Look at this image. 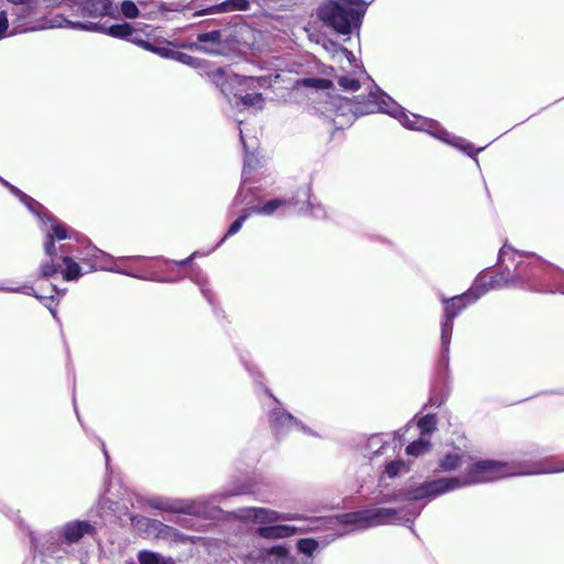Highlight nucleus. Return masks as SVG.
I'll return each instance as SVG.
<instances>
[{"label":"nucleus","mask_w":564,"mask_h":564,"mask_svg":"<svg viewBox=\"0 0 564 564\" xmlns=\"http://www.w3.org/2000/svg\"><path fill=\"white\" fill-rule=\"evenodd\" d=\"M61 251L68 252V251H72V249H70V247L63 245V246H61Z\"/></svg>","instance_id":"43"},{"label":"nucleus","mask_w":564,"mask_h":564,"mask_svg":"<svg viewBox=\"0 0 564 564\" xmlns=\"http://www.w3.org/2000/svg\"><path fill=\"white\" fill-rule=\"evenodd\" d=\"M318 547V542L313 539H301L297 542V549L301 553L311 555Z\"/></svg>","instance_id":"33"},{"label":"nucleus","mask_w":564,"mask_h":564,"mask_svg":"<svg viewBox=\"0 0 564 564\" xmlns=\"http://www.w3.org/2000/svg\"><path fill=\"white\" fill-rule=\"evenodd\" d=\"M271 423L278 433L291 429H301L304 432H310L294 416L282 411H276L271 414Z\"/></svg>","instance_id":"13"},{"label":"nucleus","mask_w":564,"mask_h":564,"mask_svg":"<svg viewBox=\"0 0 564 564\" xmlns=\"http://www.w3.org/2000/svg\"><path fill=\"white\" fill-rule=\"evenodd\" d=\"M70 18H82V21H90L104 17H115L117 9L111 0H68Z\"/></svg>","instance_id":"8"},{"label":"nucleus","mask_w":564,"mask_h":564,"mask_svg":"<svg viewBox=\"0 0 564 564\" xmlns=\"http://www.w3.org/2000/svg\"><path fill=\"white\" fill-rule=\"evenodd\" d=\"M48 26L104 33L117 39H129L133 34V30L129 23L106 26L98 22L73 20L62 14L53 17L48 22Z\"/></svg>","instance_id":"5"},{"label":"nucleus","mask_w":564,"mask_h":564,"mask_svg":"<svg viewBox=\"0 0 564 564\" xmlns=\"http://www.w3.org/2000/svg\"><path fill=\"white\" fill-rule=\"evenodd\" d=\"M36 4L12 8V26L9 35H18L26 32L40 30L41 28L28 26V19L34 13Z\"/></svg>","instance_id":"9"},{"label":"nucleus","mask_w":564,"mask_h":564,"mask_svg":"<svg viewBox=\"0 0 564 564\" xmlns=\"http://www.w3.org/2000/svg\"><path fill=\"white\" fill-rule=\"evenodd\" d=\"M160 533L163 536L169 538V539H171L173 541H178V542H184V543L185 542H192L191 538L183 535L182 533H180L175 529H173L171 527H167V525H164L162 528V530L160 531Z\"/></svg>","instance_id":"30"},{"label":"nucleus","mask_w":564,"mask_h":564,"mask_svg":"<svg viewBox=\"0 0 564 564\" xmlns=\"http://www.w3.org/2000/svg\"><path fill=\"white\" fill-rule=\"evenodd\" d=\"M250 214H251V213L249 212V213H247V214H245V215L240 216L238 219H236V220L230 225V227H229V229H228V231H227L226 236L223 238V240H221V241H224V240H225V238H226L227 236H231V235L237 234V232L240 230V228L242 227V224L245 223V220L248 218V216H249Z\"/></svg>","instance_id":"36"},{"label":"nucleus","mask_w":564,"mask_h":564,"mask_svg":"<svg viewBox=\"0 0 564 564\" xmlns=\"http://www.w3.org/2000/svg\"><path fill=\"white\" fill-rule=\"evenodd\" d=\"M0 182L7 186L11 193H13L14 195H17L26 206L30 210H33V205H37V203L29 197L28 195H25L24 193H22L19 188H17L15 186L9 184L7 181H4L2 177H0Z\"/></svg>","instance_id":"28"},{"label":"nucleus","mask_w":564,"mask_h":564,"mask_svg":"<svg viewBox=\"0 0 564 564\" xmlns=\"http://www.w3.org/2000/svg\"><path fill=\"white\" fill-rule=\"evenodd\" d=\"M268 564H294L295 561L290 552L282 545L264 549Z\"/></svg>","instance_id":"16"},{"label":"nucleus","mask_w":564,"mask_h":564,"mask_svg":"<svg viewBox=\"0 0 564 564\" xmlns=\"http://www.w3.org/2000/svg\"><path fill=\"white\" fill-rule=\"evenodd\" d=\"M240 518L259 523H273L280 520H291L289 514H280L276 511L264 508H248L240 511Z\"/></svg>","instance_id":"11"},{"label":"nucleus","mask_w":564,"mask_h":564,"mask_svg":"<svg viewBox=\"0 0 564 564\" xmlns=\"http://www.w3.org/2000/svg\"><path fill=\"white\" fill-rule=\"evenodd\" d=\"M139 44L141 46H143L148 51L154 52V53H156L158 55H160L162 57H167V58H172V59H173V55L176 52V51H173V50L167 48V47L154 46V45H152V44H150L148 42H144V41H140Z\"/></svg>","instance_id":"31"},{"label":"nucleus","mask_w":564,"mask_h":564,"mask_svg":"<svg viewBox=\"0 0 564 564\" xmlns=\"http://www.w3.org/2000/svg\"><path fill=\"white\" fill-rule=\"evenodd\" d=\"M356 111L361 115L381 111L398 119L405 128L427 131L432 135L444 140L445 142H452L448 139L449 134L437 127L433 120L416 115H411L410 117L404 112V109L400 105L380 89L371 91L367 99L365 96H358V106Z\"/></svg>","instance_id":"2"},{"label":"nucleus","mask_w":564,"mask_h":564,"mask_svg":"<svg viewBox=\"0 0 564 564\" xmlns=\"http://www.w3.org/2000/svg\"><path fill=\"white\" fill-rule=\"evenodd\" d=\"M364 70L357 67L351 76H338V84L345 90L356 91L360 87L359 76H361Z\"/></svg>","instance_id":"21"},{"label":"nucleus","mask_w":564,"mask_h":564,"mask_svg":"<svg viewBox=\"0 0 564 564\" xmlns=\"http://www.w3.org/2000/svg\"><path fill=\"white\" fill-rule=\"evenodd\" d=\"M87 256L96 258V259H101V258L108 257V254L106 252H104L102 250H99L97 248H90Z\"/></svg>","instance_id":"39"},{"label":"nucleus","mask_w":564,"mask_h":564,"mask_svg":"<svg viewBox=\"0 0 564 564\" xmlns=\"http://www.w3.org/2000/svg\"><path fill=\"white\" fill-rule=\"evenodd\" d=\"M481 279L465 294L456 295L451 299H442L445 304L444 322L442 323V346L445 351L448 350L449 340L453 332V319L467 304L475 302L487 289L478 291Z\"/></svg>","instance_id":"4"},{"label":"nucleus","mask_w":564,"mask_h":564,"mask_svg":"<svg viewBox=\"0 0 564 564\" xmlns=\"http://www.w3.org/2000/svg\"><path fill=\"white\" fill-rule=\"evenodd\" d=\"M417 427L421 431L422 437L425 434L432 433L436 427V417L435 415L427 414L419 420Z\"/></svg>","instance_id":"27"},{"label":"nucleus","mask_w":564,"mask_h":564,"mask_svg":"<svg viewBox=\"0 0 564 564\" xmlns=\"http://www.w3.org/2000/svg\"><path fill=\"white\" fill-rule=\"evenodd\" d=\"M550 471H564V463H562L560 466H557L553 469H549V473Z\"/></svg>","instance_id":"41"},{"label":"nucleus","mask_w":564,"mask_h":564,"mask_svg":"<svg viewBox=\"0 0 564 564\" xmlns=\"http://www.w3.org/2000/svg\"><path fill=\"white\" fill-rule=\"evenodd\" d=\"M10 24L7 11H0V40L10 36Z\"/></svg>","instance_id":"35"},{"label":"nucleus","mask_w":564,"mask_h":564,"mask_svg":"<svg viewBox=\"0 0 564 564\" xmlns=\"http://www.w3.org/2000/svg\"><path fill=\"white\" fill-rule=\"evenodd\" d=\"M507 247L505 246L500 251V257L506 252Z\"/></svg>","instance_id":"44"},{"label":"nucleus","mask_w":564,"mask_h":564,"mask_svg":"<svg viewBox=\"0 0 564 564\" xmlns=\"http://www.w3.org/2000/svg\"><path fill=\"white\" fill-rule=\"evenodd\" d=\"M121 12L128 19H135L140 15V9L133 1L130 0H124L121 3Z\"/></svg>","instance_id":"32"},{"label":"nucleus","mask_w":564,"mask_h":564,"mask_svg":"<svg viewBox=\"0 0 564 564\" xmlns=\"http://www.w3.org/2000/svg\"><path fill=\"white\" fill-rule=\"evenodd\" d=\"M51 229L46 231L45 240H44V252L48 260H45L40 265V273L43 278H50L58 272L61 268V263L55 262L54 257L56 256V248L54 239L65 240L72 238L70 231L68 228L62 223L52 219Z\"/></svg>","instance_id":"6"},{"label":"nucleus","mask_w":564,"mask_h":564,"mask_svg":"<svg viewBox=\"0 0 564 564\" xmlns=\"http://www.w3.org/2000/svg\"><path fill=\"white\" fill-rule=\"evenodd\" d=\"M150 506L169 512H184L191 514H200L203 511L196 503H185L166 498H154L150 500Z\"/></svg>","instance_id":"10"},{"label":"nucleus","mask_w":564,"mask_h":564,"mask_svg":"<svg viewBox=\"0 0 564 564\" xmlns=\"http://www.w3.org/2000/svg\"><path fill=\"white\" fill-rule=\"evenodd\" d=\"M368 4L366 0H327L318 7L317 17L336 33L349 35L360 28Z\"/></svg>","instance_id":"3"},{"label":"nucleus","mask_w":564,"mask_h":564,"mask_svg":"<svg viewBox=\"0 0 564 564\" xmlns=\"http://www.w3.org/2000/svg\"><path fill=\"white\" fill-rule=\"evenodd\" d=\"M340 53L346 57L347 61L350 59L351 52H349L347 48H341Z\"/></svg>","instance_id":"40"},{"label":"nucleus","mask_w":564,"mask_h":564,"mask_svg":"<svg viewBox=\"0 0 564 564\" xmlns=\"http://www.w3.org/2000/svg\"><path fill=\"white\" fill-rule=\"evenodd\" d=\"M271 85H272V79L267 76L243 78V86L248 89L268 88Z\"/></svg>","instance_id":"26"},{"label":"nucleus","mask_w":564,"mask_h":564,"mask_svg":"<svg viewBox=\"0 0 564 564\" xmlns=\"http://www.w3.org/2000/svg\"><path fill=\"white\" fill-rule=\"evenodd\" d=\"M240 139H241L242 144L245 145L243 135H242L241 131H240Z\"/></svg>","instance_id":"45"},{"label":"nucleus","mask_w":564,"mask_h":564,"mask_svg":"<svg viewBox=\"0 0 564 564\" xmlns=\"http://www.w3.org/2000/svg\"><path fill=\"white\" fill-rule=\"evenodd\" d=\"M173 59H176L183 64H186V65H191V66H198V61L185 53H182V52H175V54L173 55Z\"/></svg>","instance_id":"37"},{"label":"nucleus","mask_w":564,"mask_h":564,"mask_svg":"<svg viewBox=\"0 0 564 564\" xmlns=\"http://www.w3.org/2000/svg\"><path fill=\"white\" fill-rule=\"evenodd\" d=\"M139 564H175L172 557H165L152 551H140L138 553Z\"/></svg>","instance_id":"19"},{"label":"nucleus","mask_w":564,"mask_h":564,"mask_svg":"<svg viewBox=\"0 0 564 564\" xmlns=\"http://www.w3.org/2000/svg\"><path fill=\"white\" fill-rule=\"evenodd\" d=\"M139 4L143 11V15L148 18H152L154 14L162 10L161 4L152 1H140Z\"/></svg>","instance_id":"34"},{"label":"nucleus","mask_w":564,"mask_h":564,"mask_svg":"<svg viewBox=\"0 0 564 564\" xmlns=\"http://www.w3.org/2000/svg\"><path fill=\"white\" fill-rule=\"evenodd\" d=\"M332 86V83L328 79L323 78H304L301 80H296L294 84L295 89L312 88V89H328Z\"/></svg>","instance_id":"23"},{"label":"nucleus","mask_w":564,"mask_h":564,"mask_svg":"<svg viewBox=\"0 0 564 564\" xmlns=\"http://www.w3.org/2000/svg\"><path fill=\"white\" fill-rule=\"evenodd\" d=\"M13 8L36 4V0H7Z\"/></svg>","instance_id":"38"},{"label":"nucleus","mask_w":564,"mask_h":564,"mask_svg":"<svg viewBox=\"0 0 564 564\" xmlns=\"http://www.w3.org/2000/svg\"><path fill=\"white\" fill-rule=\"evenodd\" d=\"M196 253H193L189 258L181 261L178 264L180 265H184V264H187L194 257H195Z\"/></svg>","instance_id":"42"},{"label":"nucleus","mask_w":564,"mask_h":564,"mask_svg":"<svg viewBox=\"0 0 564 564\" xmlns=\"http://www.w3.org/2000/svg\"><path fill=\"white\" fill-rule=\"evenodd\" d=\"M409 470V466L403 460H393L387 464L386 473L389 477H395L401 473Z\"/></svg>","instance_id":"29"},{"label":"nucleus","mask_w":564,"mask_h":564,"mask_svg":"<svg viewBox=\"0 0 564 564\" xmlns=\"http://www.w3.org/2000/svg\"><path fill=\"white\" fill-rule=\"evenodd\" d=\"M384 448V441L381 435H372L367 440L365 447V456L372 458L381 454Z\"/></svg>","instance_id":"22"},{"label":"nucleus","mask_w":564,"mask_h":564,"mask_svg":"<svg viewBox=\"0 0 564 564\" xmlns=\"http://www.w3.org/2000/svg\"><path fill=\"white\" fill-rule=\"evenodd\" d=\"M220 36L221 34L219 31L202 33L197 36L198 43L196 44V47L206 53H218Z\"/></svg>","instance_id":"15"},{"label":"nucleus","mask_w":564,"mask_h":564,"mask_svg":"<svg viewBox=\"0 0 564 564\" xmlns=\"http://www.w3.org/2000/svg\"><path fill=\"white\" fill-rule=\"evenodd\" d=\"M61 260L65 268L62 270L61 267L58 271L61 270L64 280L75 281L82 275V269L79 264L76 261H74L73 258L68 256H63Z\"/></svg>","instance_id":"17"},{"label":"nucleus","mask_w":564,"mask_h":564,"mask_svg":"<svg viewBox=\"0 0 564 564\" xmlns=\"http://www.w3.org/2000/svg\"><path fill=\"white\" fill-rule=\"evenodd\" d=\"M430 449L431 443L424 437H421L420 440L412 442L410 445H408L405 452L410 456H421L425 453H429Z\"/></svg>","instance_id":"24"},{"label":"nucleus","mask_w":564,"mask_h":564,"mask_svg":"<svg viewBox=\"0 0 564 564\" xmlns=\"http://www.w3.org/2000/svg\"><path fill=\"white\" fill-rule=\"evenodd\" d=\"M93 530V525L87 521H72L63 525L61 532L66 542L75 543L85 534H90Z\"/></svg>","instance_id":"12"},{"label":"nucleus","mask_w":564,"mask_h":564,"mask_svg":"<svg viewBox=\"0 0 564 564\" xmlns=\"http://www.w3.org/2000/svg\"><path fill=\"white\" fill-rule=\"evenodd\" d=\"M240 102L250 108H254L256 110H261L264 106V98L259 93L246 94L240 98Z\"/></svg>","instance_id":"25"},{"label":"nucleus","mask_w":564,"mask_h":564,"mask_svg":"<svg viewBox=\"0 0 564 564\" xmlns=\"http://www.w3.org/2000/svg\"><path fill=\"white\" fill-rule=\"evenodd\" d=\"M397 511L391 508H370L341 516V521L347 524H356L360 529L392 523L395 521Z\"/></svg>","instance_id":"7"},{"label":"nucleus","mask_w":564,"mask_h":564,"mask_svg":"<svg viewBox=\"0 0 564 564\" xmlns=\"http://www.w3.org/2000/svg\"><path fill=\"white\" fill-rule=\"evenodd\" d=\"M288 204H291L290 200L286 199H271L262 205L253 206L250 209L251 214H259L264 216L272 215L275 210H278L280 207L285 206Z\"/></svg>","instance_id":"18"},{"label":"nucleus","mask_w":564,"mask_h":564,"mask_svg":"<svg viewBox=\"0 0 564 564\" xmlns=\"http://www.w3.org/2000/svg\"><path fill=\"white\" fill-rule=\"evenodd\" d=\"M443 471H454L466 467L459 477H445L425 482L406 494L409 500L433 499L440 495L475 484L497 480L511 475H531L549 473V469L513 470L507 464L495 460H479L471 463V458L464 453L446 454L440 462Z\"/></svg>","instance_id":"1"},{"label":"nucleus","mask_w":564,"mask_h":564,"mask_svg":"<svg viewBox=\"0 0 564 564\" xmlns=\"http://www.w3.org/2000/svg\"><path fill=\"white\" fill-rule=\"evenodd\" d=\"M297 532V529L293 525H267L258 529V534L264 539H283L291 536Z\"/></svg>","instance_id":"14"},{"label":"nucleus","mask_w":564,"mask_h":564,"mask_svg":"<svg viewBox=\"0 0 564 564\" xmlns=\"http://www.w3.org/2000/svg\"><path fill=\"white\" fill-rule=\"evenodd\" d=\"M250 8L249 0H225L217 4L213 12L246 11Z\"/></svg>","instance_id":"20"},{"label":"nucleus","mask_w":564,"mask_h":564,"mask_svg":"<svg viewBox=\"0 0 564 564\" xmlns=\"http://www.w3.org/2000/svg\"><path fill=\"white\" fill-rule=\"evenodd\" d=\"M313 215H314L315 217H319V216H321V215H319V213H317V212H313Z\"/></svg>","instance_id":"46"}]
</instances>
